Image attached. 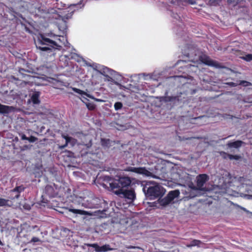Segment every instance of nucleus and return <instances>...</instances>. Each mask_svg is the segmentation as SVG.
Returning <instances> with one entry per match:
<instances>
[{
  "label": "nucleus",
  "instance_id": "8",
  "mask_svg": "<svg viewBox=\"0 0 252 252\" xmlns=\"http://www.w3.org/2000/svg\"><path fill=\"white\" fill-rule=\"evenodd\" d=\"M209 180V176L205 174H200L196 177V186L200 190H203V187Z\"/></svg>",
  "mask_w": 252,
  "mask_h": 252
},
{
  "label": "nucleus",
  "instance_id": "6",
  "mask_svg": "<svg viewBox=\"0 0 252 252\" xmlns=\"http://www.w3.org/2000/svg\"><path fill=\"white\" fill-rule=\"evenodd\" d=\"M125 171L134 172L138 174H141L145 175L146 176H149L151 174V173L148 170L146 167H135L128 166L127 167Z\"/></svg>",
  "mask_w": 252,
  "mask_h": 252
},
{
  "label": "nucleus",
  "instance_id": "9",
  "mask_svg": "<svg viewBox=\"0 0 252 252\" xmlns=\"http://www.w3.org/2000/svg\"><path fill=\"white\" fill-rule=\"evenodd\" d=\"M25 188L23 185L16 187L13 189H11L10 191L11 193H16V194L12 195V194L9 196V198L11 200H14L15 199H18L20 196V193L22 191H24Z\"/></svg>",
  "mask_w": 252,
  "mask_h": 252
},
{
  "label": "nucleus",
  "instance_id": "32",
  "mask_svg": "<svg viewBox=\"0 0 252 252\" xmlns=\"http://www.w3.org/2000/svg\"><path fill=\"white\" fill-rule=\"evenodd\" d=\"M64 138L65 139L66 142L65 144L61 147L62 148H65L67 145L68 143L70 142L71 140V138L67 136H64Z\"/></svg>",
  "mask_w": 252,
  "mask_h": 252
},
{
  "label": "nucleus",
  "instance_id": "3",
  "mask_svg": "<svg viewBox=\"0 0 252 252\" xmlns=\"http://www.w3.org/2000/svg\"><path fill=\"white\" fill-rule=\"evenodd\" d=\"M143 191L150 199L160 198L164 194L163 188L158 184L147 185L143 187Z\"/></svg>",
  "mask_w": 252,
  "mask_h": 252
},
{
  "label": "nucleus",
  "instance_id": "2",
  "mask_svg": "<svg viewBox=\"0 0 252 252\" xmlns=\"http://www.w3.org/2000/svg\"><path fill=\"white\" fill-rule=\"evenodd\" d=\"M69 201L88 208H98L101 206V200L91 192H88L86 196H79L75 194L70 195Z\"/></svg>",
  "mask_w": 252,
  "mask_h": 252
},
{
  "label": "nucleus",
  "instance_id": "19",
  "mask_svg": "<svg viewBox=\"0 0 252 252\" xmlns=\"http://www.w3.org/2000/svg\"><path fill=\"white\" fill-rule=\"evenodd\" d=\"M12 203L8 199L0 198V207L7 206L11 207Z\"/></svg>",
  "mask_w": 252,
  "mask_h": 252
},
{
  "label": "nucleus",
  "instance_id": "1",
  "mask_svg": "<svg viewBox=\"0 0 252 252\" xmlns=\"http://www.w3.org/2000/svg\"><path fill=\"white\" fill-rule=\"evenodd\" d=\"M62 43L60 36H55L54 40L46 37L44 35L40 34L38 39L35 42L37 48L41 51L47 52L50 53V56L55 55V51L56 49L60 50L62 46L60 44Z\"/></svg>",
  "mask_w": 252,
  "mask_h": 252
},
{
  "label": "nucleus",
  "instance_id": "21",
  "mask_svg": "<svg viewBox=\"0 0 252 252\" xmlns=\"http://www.w3.org/2000/svg\"><path fill=\"white\" fill-rule=\"evenodd\" d=\"M177 98V96H165L162 97L161 100L165 102H172L175 101Z\"/></svg>",
  "mask_w": 252,
  "mask_h": 252
},
{
  "label": "nucleus",
  "instance_id": "35",
  "mask_svg": "<svg viewBox=\"0 0 252 252\" xmlns=\"http://www.w3.org/2000/svg\"><path fill=\"white\" fill-rule=\"evenodd\" d=\"M82 98H83V99L82 100V101L84 103H87V101H89V99L86 98V97H84V96H82Z\"/></svg>",
  "mask_w": 252,
  "mask_h": 252
},
{
  "label": "nucleus",
  "instance_id": "5",
  "mask_svg": "<svg viewBox=\"0 0 252 252\" xmlns=\"http://www.w3.org/2000/svg\"><path fill=\"white\" fill-rule=\"evenodd\" d=\"M114 192L120 197L123 196L131 201H133L136 198V194L133 189L129 190L127 189L124 190L120 189L119 190H114Z\"/></svg>",
  "mask_w": 252,
  "mask_h": 252
},
{
  "label": "nucleus",
  "instance_id": "28",
  "mask_svg": "<svg viewBox=\"0 0 252 252\" xmlns=\"http://www.w3.org/2000/svg\"><path fill=\"white\" fill-rule=\"evenodd\" d=\"M123 107V104L121 102H117L114 104V108L116 110L121 109Z\"/></svg>",
  "mask_w": 252,
  "mask_h": 252
},
{
  "label": "nucleus",
  "instance_id": "13",
  "mask_svg": "<svg viewBox=\"0 0 252 252\" xmlns=\"http://www.w3.org/2000/svg\"><path fill=\"white\" fill-rule=\"evenodd\" d=\"M244 144L245 142L241 140H237L233 142H228L226 145L229 148H234L235 149H238Z\"/></svg>",
  "mask_w": 252,
  "mask_h": 252
},
{
  "label": "nucleus",
  "instance_id": "29",
  "mask_svg": "<svg viewBox=\"0 0 252 252\" xmlns=\"http://www.w3.org/2000/svg\"><path fill=\"white\" fill-rule=\"evenodd\" d=\"M242 59L247 62L252 61V54H249L242 57Z\"/></svg>",
  "mask_w": 252,
  "mask_h": 252
},
{
  "label": "nucleus",
  "instance_id": "24",
  "mask_svg": "<svg viewBox=\"0 0 252 252\" xmlns=\"http://www.w3.org/2000/svg\"><path fill=\"white\" fill-rule=\"evenodd\" d=\"M238 83V85H242L244 87H248V86L252 85L251 83H250V82H248L247 81H244V80L239 81V83Z\"/></svg>",
  "mask_w": 252,
  "mask_h": 252
},
{
  "label": "nucleus",
  "instance_id": "39",
  "mask_svg": "<svg viewBox=\"0 0 252 252\" xmlns=\"http://www.w3.org/2000/svg\"><path fill=\"white\" fill-rule=\"evenodd\" d=\"M32 228L33 229L37 228H38V226L37 225H34V226H32Z\"/></svg>",
  "mask_w": 252,
  "mask_h": 252
},
{
  "label": "nucleus",
  "instance_id": "14",
  "mask_svg": "<svg viewBox=\"0 0 252 252\" xmlns=\"http://www.w3.org/2000/svg\"><path fill=\"white\" fill-rule=\"evenodd\" d=\"M93 247L94 248L95 251L97 252H105L111 250L108 245H105L102 246H99L96 244H94Z\"/></svg>",
  "mask_w": 252,
  "mask_h": 252
},
{
  "label": "nucleus",
  "instance_id": "17",
  "mask_svg": "<svg viewBox=\"0 0 252 252\" xmlns=\"http://www.w3.org/2000/svg\"><path fill=\"white\" fill-rule=\"evenodd\" d=\"M69 211L73 214H79L81 215H87L89 214V213L87 211H84V210H79V209L70 208L69 209Z\"/></svg>",
  "mask_w": 252,
  "mask_h": 252
},
{
  "label": "nucleus",
  "instance_id": "16",
  "mask_svg": "<svg viewBox=\"0 0 252 252\" xmlns=\"http://www.w3.org/2000/svg\"><path fill=\"white\" fill-rule=\"evenodd\" d=\"M73 91L77 94H84L91 99H95V100L98 101H100L99 99L95 98L93 95H91V94H89L85 92L84 91L81 90L79 89L74 88Z\"/></svg>",
  "mask_w": 252,
  "mask_h": 252
},
{
  "label": "nucleus",
  "instance_id": "36",
  "mask_svg": "<svg viewBox=\"0 0 252 252\" xmlns=\"http://www.w3.org/2000/svg\"><path fill=\"white\" fill-rule=\"evenodd\" d=\"M21 138L22 140H28V137L26 136V135L25 134H23L22 136H21Z\"/></svg>",
  "mask_w": 252,
  "mask_h": 252
},
{
  "label": "nucleus",
  "instance_id": "30",
  "mask_svg": "<svg viewBox=\"0 0 252 252\" xmlns=\"http://www.w3.org/2000/svg\"><path fill=\"white\" fill-rule=\"evenodd\" d=\"M37 242H41V241L36 237H33L31 240L28 242V243H35Z\"/></svg>",
  "mask_w": 252,
  "mask_h": 252
},
{
  "label": "nucleus",
  "instance_id": "37",
  "mask_svg": "<svg viewBox=\"0 0 252 252\" xmlns=\"http://www.w3.org/2000/svg\"><path fill=\"white\" fill-rule=\"evenodd\" d=\"M128 248H129V249H135V248L140 249L138 247H134V246H130L129 247H128Z\"/></svg>",
  "mask_w": 252,
  "mask_h": 252
},
{
  "label": "nucleus",
  "instance_id": "31",
  "mask_svg": "<svg viewBox=\"0 0 252 252\" xmlns=\"http://www.w3.org/2000/svg\"><path fill=\"white\" fill-rule=\"evenodd\" d=\"M241 158V156L240 155H231V154L230 155L229 159H230V160H232V159L239 160Z\"/></svg>",
  "mask_w": 252,
  "mask_h": 252
},
{
  "label": "nucleus",
  "instance_id": "7",
  "mask_svg": "<svg viewBox=\"0 0 252 252\" xmlns=\"http://www.w3.org/2000/svg\"><path fill=\"white\" fill-rule=\"evenodd\" d=\"M199 61L203 63L211 66L219 67V63L216 61L211 60L210 57L206 55H202L199 57Z\"/></svg>",
  "mask_w": 252,
  "mask_h": 252
},
{
  "label": "nucleus",
  "instance_id": "25",
  "mask_svg": "<svg viewBox=\"0 0 252 252\" xmlns=\"http://www.w3.org/2000/svg\"><path fill=\"white\" fill-rule=\"evenodd\" d=\"M222 0H210L209 3L210 5L217 6L219 5Z\"/></svg>",
  "mask_w": 252,
  "mask_h": 252
},
{
  "label": "nucleus",
  "instance_id": "12",
  "mask_svg": "<svg viewBox=\"0 0 252 252\" xmlns=\"http://www.w3.org/2000/svg\"><path fill=\"white\" fill-rule=\"evenodd\" d=\"M15 108L12 106L3 105L0 103V114H8L14 111Z\"/></svg>",
  "mask_w": 252,
  "mask_h": 252
},
{
  "label": "nucleus",
  "instance_id": "27",
  "mask_svg": "<svg viewBox=\"0 0 252 252\" xmlns=\"http://www.w3.org/2000/svg\"><path fill=\"white\" fill-rule=\"evenodd\" d=\"M220 155L222 157V158L223 159H227V158L229 159V158H230V154H227V153H226L225 152L221 151V152H220Z\"/></svg>",
  "mask_w": 252,
  "mask_h": 252
},
{
  "label": "nucleus",
  "instance_id": "22",
  "mask_svg": "<svg viewBox=\"0 0 252 252\" xmlns=\"http://www.w3.org/2000/svg\"><path fill=\"white\" fill-rule=\"evenodd\" d=\"M39 94L38 93L33 94L31 97L32 103L34 104H39L40 100L39 99Z\"/></svg>",
  "mask_w": 252,
  "mask_h": 252
},
{
  "label": "nucleus",
  "instance_id": "33",
  "mask_svg": "<svg viewBox=\"0 0 252 252\" xmlns=\"http://www.w3.org/2000/svg\"><path fill=\"white\" fill-rule=\"evenodd\" d=\"M37 140V138L33 136H31L28 137V140L30 142H34Z\"/></svg>",
  "mask_w": 252,
  "mask_h": 252
},
{
  "label": "nucleus",
  "instance_id": "34",
  "mask_svg": "<svg viewBox=\"0 0 252 252\" xmlns=\"http://www.w3.org/2000/svg\"><path fill=\"white\" fill-rule=\"evenodd\" d=\"M226 84L228 85V86L230 87H236L237 85H238V83H234V82H228L226 83Z\"/></svg>",
  "mask_w": 252,
  "mask_h": 252
},
{
  "label": "nucleus",
  "instance_id": "40",
  "mask_svg": "<svg viewBox=\"0 0 252 252\" xmlns=\"http://www.w3.org/2000/svg\"><path fill=\"white\" fill-rule=\"evenodd\" d=\"M11 194H12V195H14L15 194H16V193H11L10 192V195H11Z\"/></svg>",
  "mask_w": 252,
  "mask_h": 252
},
{
  "label": "nucleus",
  "instance_id": "11",
  "mask_svg": "<svg viewBox=\"0 0 252 252\" xmlns=\"http://www.w3.org/2000/svg\"><path fill=\"white\" fill-rule=\"evenodd\" d=\"M45 193L49 198L55 197L58 195L56 189H55L54 187L51 185H47L45 187Z\"/></svg>",
  "mask_w": 252,
  "mask_h": 252
},
{
  "label": "nucleus",
  "instance_id": "42",
  "mask_svg": "<svg viewBox=\"0 0 252 252\" xmlns=\"http://www.w3.org/2000/svg\"><path fill=\"white\" fill-rule=\"evenodd\" d=\"M251 102H252V101H251Z\"/></svg>",
  "mask_w": 252,
  "mask_h": 252
},
{
  "label": "nucleus",
  "instance_id": "41",
  "mask_svg": "<svg viewBox=\"0 0 252 252\" xmlns=\"http://www.w3.org/2000/svg\"><path fill=\"white\" fill-rule=\"evenodd\" d=\"M26 236H28V235H24L23 236V237H26Z\"/></svg>",
  "mask_w": 252,
  "mask_h": 252
},
{
  "label": "nucleus",
  "instance_id": "10",
  "mask_svg": "<svg viewBox=\"0 0 252 252\" xmlns=\"http://www.w3.org/2000/svg\"><path fill=\"white\" fill-rule=\"evenodd\" d=\"M223 175L224 176L222 177V179H224L223 186L226 188H229L231 186V184H232V177L230 173L226 171L225 172V173L223 174Z\"/></svg>",
  "mask_w": 252,
  "mask_h": 252
},
{
  "label": "nucleus",
  "instance_id": "18",
  "mask_svg": "<svg viewBox=\"0 0 252 252\" xmlns=\"http://www.w3.org/2000/svg\"><path fill=\"white\" fill-rule=\"evenodd\" d=\"M100 142L103 147L109 148L111 146V141L109 139L101 138Z\"/></svg>",
  "mask_w": 252,
  "mask_h": 252
},
{
  "label": "nucleus",
  "instance_id": "23",
  "mask_svg": "<svg viewBox=\"0 0 252 252\" xmlns=\"http://www.w3.org/2000/svg\"><path fill=\"white\" fill-rule=\"evenodd\" d=\"M202 243L201 241L198 240L194 239L190 243L187 245L188 247H191L194 246L199 247L200 245Z\"/></svg>",
  "mask_w": 252,
  "mask_h": 252
},
{
  "label": "nucleus",
  "instance_id": "15",
  "mask_svg": "<svg viewBox=\"0 0 252 252\" xmlns=\"http://www.w3.org/2000/svg\"><path fill=\"white\" fill-rule=\"evenodd\" d=\"M179 195V190L178 189H176L174 190L169 191L167 194V196L170 199V200L173 201L175 198L178 197Z\"/></svg>",
  "mask_w": 252,
  "mask_h": 252
},
{
  "label": "nucleus",
  "instance_id": "38",
  "mask_svg": "<svg viewBox=\"0 0 252 252\" xmlns=\"http://www.w3.org/2000/svg\"><path fill=\"white\" fill-rule=\"evenodd\" d=\"M3 243L2 242V241L0 240V246H3Z\"/></svg>",
  "mask_w": 252,
  "mask_h": 252
},
{
  "label": "nucleus",
  "instance_id": "20",
  "mask_svg": "<svg viewBox=\"0 0 252 252\" xmlns=\"http://www.w3.org/2000/svg\"><path fill=\"white\" fill-rule=\"evenodd\" d=\"M171 200L166 195L163 198L159 200V203L161 206H165L171 202Z\"/></svg>",
  "mask_w": 252,
  "mask_h": 252
},
{
  "label": "nucleus",
  "instance_id": "26",
  "mask_svg": "<svg viewBox=\"0 0 252 252\" xmlns=\"http://www.w3.org/2000/svg\"><path fill=\"white\" fill-rule=\"evenodd\" d=\"M86 105L90 110H94L95 108V105L93 103L87 102L86 103Z\"/></svg>",
  "mask_w": 252,
  "mask_h": 252
},
{
  "label": "nucleus",
  "instance_id": "4",
  "mask_svg": "<svg viewBox=\"0 0 252 252\" xmlns=\"http://www.w3.org/2000/svg\"><path fill=\"white\" fill-rule=\"evenodd\" d=\"M131 184V180L130 177L125 176H118L117 178L110 184V187L113 191L116 189L124 190L128 188Z\"/></svg>",
  "mask_w": 252,
  "mask_h": 252
}]
</instances>
